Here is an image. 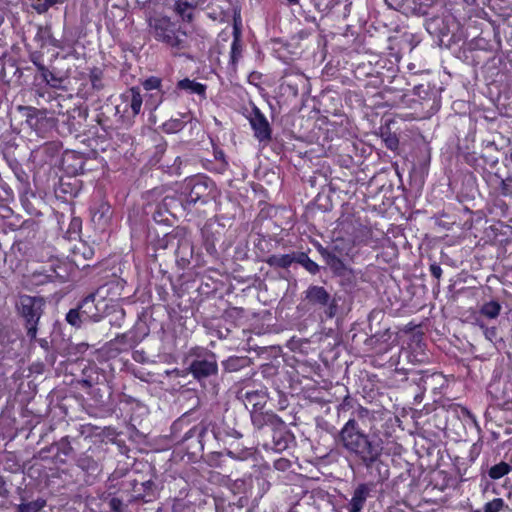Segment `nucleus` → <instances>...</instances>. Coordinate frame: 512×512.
I'll list each match as a JSON object with an SVG mask.
<instances>
[{"mask_svg": "<svg viewBox=\"0 0 512 512\" xmlns=\"http://www.w3.org/2000/svg\"><path fill=\"white\" fill-rule=\"evenodd\" d=\"M38 12H45L46 10H44V3H40L38 4L36 7Z\"/></svg>", "mask_w": 512, "mask_h": 512, "instance_id": "46", "label": "nucleus"}, {"mask_svg": "<svg viewBox=\"0 0 512 512\" xmlns=\"http://www.w3.org/2000/svg\"><path fill=\"white\" fill-rule=\"evenodd\" d=\"M242 46L240 41V33L237 28L234 29V39L231 44L230 62L235 66L238 60L241 58Z\"/></svg>", "mask_w": 512, "mask_h": 512, "instance_id": "20", "label": "nucleus"}, {"mask_svg": "<svg viewBox=\"0 0 512 512\" xmlns=\"http://www.w3.org/2000/svg\"><path fill=\"white\" fill-rule=\"evenodd\" d=\"M80 384H81L83 387H86V388H90V387H92V386H93V382H92V380H90V379H82V380L80 381Z\"/></svg>", "mask_w": 512, "mask_h": 512, "instance_id": "44", "label": "nucleus"}, {"mask_svg": "<svg viewBox=\"0 0 512 512\" xmlns=\"http://www.w3.org/2000/svg\"><path fill=\"white\" fill-rule=\"evenodd\" d=\"M149 33L160 42L166 45L183 49L185 41L176 31L175 24L168 17H154L149 19Z\"/></svg>", "mask_w": 512, "mask_h": 512, "instance_id": "3", "label": "nucleus"}, {"mask_svg": "<svg viewBox=\"0 0 512 512\" xmlns=\"http://www.w3.org/2000/svg\"><path fill=\"white\" fill-rule=\"evenodd\" d=\"M372 491V485L371 484H359L352 495V498L348 504V511L349 512H360L362 508L364 507V504L367 500V498L370 496V493Z\"/></svg>", "mask_w": 512, "mask_h": 512, "instance_id": "11", "label": "nucleus"}, {"mask_svg": "<svg viewBox=\"0 0 512 512\" xmlns=\"http://www.w3.org/2000/svg\"><path fill=\"white\" fill-rule=\"evenodd\" d=\"M501 386L500 381L493 382L488 387V393L497 401L499 400H509V395L506 392H502V394H499V389Z\"/></svg>", "mask_w": 512, "mask_h": 512, "instance_id": "30", "label": "nucleus"}, {"mask_svg": "<svg viewBox=\"0 0 512 512\" xmlns=\"http://www.w3.org/2000/svg\"><path fill=\"white\" fill-rule=\"evenodd\" d=\"M251 418L254 426L259 429L264 426H271L274 429H280L284 426L282 419L271 411H254Z\"/></svg>", "mask_w": 512, "mask_h": 512, "instance_id": "10", "label": "nucleus"}, {"mask_svg": "<svg viewBox=\"0 0 512 512\" xmlns=\"http://www.w3.org/2000/svg\"><path fill=\"white\" fill-rule=\"evenodd\" d=\"M288 2H289L290 4H296V3H298V0H288Z\"/></svg>", "mask_w": 512, "mask_h": 512, "instance_id": "50", "label": "nucleus"}, {"mask_svg": "<svg viewBox=\"0 0 512 512\" xmlns=\"http://www.w3.org/2000/svg\"><path fill=\"white\" fill-rule=\"evenodd\" d=\"M295 257L293 254H284V255H271L269 256L265 262L274 268H288L295 261Z\"/></svg>", "mask_w": 512, "mask_h": 512, "instance_id": "16", "label": "nucleus"}, {"mask_svg": "<svg viewBox=\"0 0 512 512\" xmlns=\"http://www.w3.org/2000/svg\"><path fill=\"white\" fill-rule=\"evenodd\" d=\"M44 301L42 298L29 295H21L17 302V308L26 321L27 336L35 339L37 335L38 321L43 313Z\"/></svg>", "mask_w": 512, "mask_h": 512, "instance_id": "2", "label": "nucleus"}, {"mask_svg": "<svg viewBox=\"0 0 512 512\" xmlns=\"http://www.w3.org/2000/svg\"><path fill=\"white\" fill-rule=\"evenodd\" d=\"M20 109H25L28 111V114H27L28 119L36 116V114L38 113V110L33 107H20Z\"/></svg>", "mask_w": 512, "mask_h": 512, "instance_id": "41", "label": "nucleus"}, {"mask_svg": "<svg viewBox=\"0 0 512 512\" xmlns=\"http://www.w3.org/2000/svg\"><path fill=\"white\" fill-rule=\"evenodd\" d=\"M163 128L166 132L175 133L183 128V121L179 119H171L164 123Z\"/></svg>", "mask_w": 512, "mask_h": 512, "instance_id": "34", "label": "nucleus"}, {"mask_svg": "<svg viewBox=\"0 0 512 512\" xmlns=\"http://www.w3.org/2000/svg\"><path fill=\"white\" fill-rule=\"evenodd\" d=\"M95 296L93 294L87 296L80 306L76 309H71L67 315L66 320L69 324L79 327L83 322V318H89L90 312L93 307Z\"/></svg>", "mask_w": 512, "mask_h": 512, "instance_id": "9", "label": "nucleus"}, {"mask_svg": "<svg viewBox=\"0 0 512 512\" xmlns=\"http://www.w3.org/2000/svg\"><path fill=\"white\" fill-rule=\"evenodd\" d=\"M6 493V489L4 486V482L0 479V496H3Z\"/></svg>", "mask_w": 512, "mask_h": 512, "instance_id": "45", "label": "nucleus"}, {"mask_svg": "<svg viewBox=\"0 0 512 512\" xmlns=\"http://www.w3.org/2000/svg\"><path fill=\"white\" fill-rule=\"evenodd\" d=\"M45 504L46 501L39 498L35 501L19 504L17 506V510L18 512H38L45 506Z\"/></svg>", "mask_w": 512, "mask_h": 512, "instance_id": "23", "label": "nucleus"}, {"mask_svg": "<svg viewBox=\"0 0 512 512\" xmlns=\"http://www.w3.org/2000/svg\"><path fill=\"white\" fill-rule=\"evenodd\" d=\"M78 254L82 255L83 258L87 260L92 258L94 251L91 247L81 243L79 246H76L74 250V255L77 256Z\"/></svg>", "mask_w": 512, "mask_h": 512, "instance_id": "35", "label": "nucleus"}, {"mask_svg": "<svg viewBox=\"0 0 512 512\" xmlns=\"http://www.w3.org/2000/svg\"><path fill=\"white\" fill-rule=\"evenodd\" d=\"M102 78L103 73L100 69L94 68L90 71L89 79L94 89L101 90L103 88Z\"/></svg>", "mask_w": 512, "mask_h": 512, "instance_id": "29", "label": "nucleus"}, {"mask_svg": "<svg viewBox=\"0 0 512 512\" xmlns=\"http://www.w3.org/2000/svg\"><path fill=\"white\" fill-rule=\"evenodd\" d=\"M142 486L148 489L153 486V483L151 481H146V482L142 483Z\"/></svg>", "mask_w": 512, "mask_h": 512, "instance_id": "47", "label": "nucleus"}, {"mask_svg": "<svg viewBox=\"0 0 512 512\" xmlns=\"http://www.w3.org/2000/svg\"><path fill=\"white\" fill-rule=\"evenodd\" d=\"M304 294V300L308 304L318 308H325V314L328 318H333L336 315L338 304L324 287L311 285Z\"/></svg>", "mask_w": 512, "mask_h": 512, "instance_id": "4", "label": "nucleus"}, {"mask_svg": "<svg viewBox=\"0 0 512 512\" xmlns=\"http://www.w3.org/2000/svg\"><path fill=\"white\" fill-rule=\"evenodd\" d=\"M222 364L226 371L233 372L242 368L246 364V359L240 357H230Z\"/></svg>", "mask_w": 512, "mask_h": 512, "instance_id": "26", "label": "nucleus"}, {"mask_svg": "<svg viewBox=\"0 0 512 512\" xmlns=\"http://www.w3.org/2000/svg\"><path fill=\"white\" fill-rule=\"evenodd\" d=\"M355 420L365 422L366 420L372 421L375 419V411H371L361 405H358L357 408L353 411V417Z\"/></svg>", "mask_w": 512, "mask_h": 512, "instance_id": "24", "label": "nucleus"}, {"mask_svg": "<svg viewBox=\"0 0 512 512\" xmlns=\"http://www.w3.org/2000/svg\"><path fill=\"white\" fill-rule=\"evenodd\" d=\"M318 252L325 260L326 264L330 267V269L337 275H343L346 270V266L344 262L340 259L341 256L337 255L335 252H331L328 248H324L322 246L318 247Z\"/></svg>", "mask_w": 512, "mask_h": 512, "instance_id": "13", "label": "nucleus"}, {"mask_svg": "<svg viewBox=\"0 0 512 512\" xmlns=\"http://www.w3.org/2000/svg\"><path fill=\"white\" fill-rule=\"evenodd\" d=\"M249 122L254 130V136L260 142H268L271 140V128L269 122L257 107L253 108Z\"/></svg>", "mask_w": 512, "mask_h": 512, "instance_id": "8", "label": "nucleus"}, {"mask_svg": "<svg viewBox=\"0 0 512 512\" xmlns=\"http://www.w3.org/2000/svg\"><path fill=\"white\" fill-rule=\"evenodd\" d=\"M460 411H461V414L463 416H467L468 418H470L473 422H475V417L469 412L468 409H466L465 407H461L460 408Z\"/></svg>", "mask_w": 512, "mask_h": 512, "instance_id": "42", "label": "nucleus"}, {"mask_svg": "<svg viewBox=\"0 0 512 512\" xmlns=\"http://www.w3.org/2000/svg\"><path fill=\"white\" fill-rule=\"evenodd\" d=\"M430 272H431V275L433 277H435L436 279H440L441 278V275H442V269L441 267L436 264V263H433L430 265Z\"/></svg>", "mask_w": 512, "mask_h": 512, "instance_id": "39", "label": "nucleus"}, {"mask_svg": "<svg viewBox=\"0 0 512 512\" xmlns=\"http://www.w3.org/2000/svg\"><path fill=\"white\" fill-rule=\"evenodd\" d=\"M174 11L182 18L183 21L190 23L194 18V6L187 1L177 0L174 3Z\"/></svg>", "mask_w": 512, "mask_h": 512, "instance_id": "15", "label": "nucleus"}, {"mask_svg": "<svg viewBox=\"0 0 512 512\" xmlns=\"http://www.w3.org/2000/svg\"><path fill=\"white\" fill-rule=\"evenodd\" d=\"M300 264H302L307 271L312 274H316L319 272V266L316 262L311 260L306 254L301 253L300 257L297 260Z\"/></svg>", "mask_w": 512, "mask_h": 512, "instance_id": "28", "label": "nucleus"}, {"mask_svg": "<svg viewBox=\"0 0 512 512\" xmlns=\"http://www.w3.org/2000/svg\"><path fill=\"white\" fill-rule=\"evenodd\" d=\"M337 443L366 466L375 463L383 452V441L376 432H363L355 418H350L341 428Z\"/></svg>", "mask_w": 512, "mask_h": 512, "instance_id": "1", "label": "nucleus"}, {"mask_svg": "<svg viewBox=\"0 0 512 512\" xmlns=\"http://www.w3.org/2000/svg\"><path fill=\"white\" fill-rule=\"evenodd\" d=\"M512 471V466L506 462H500L498 464L493 465L489 471L488 475L493 480H498L503 476L509 474Z\"/></svg>", "mask_w": 512, "mask_h": 512, "instance_id": "21", "label": "nucleus"}, {"mask_svg": "<svg viewBox=\"0 0 512 512\" xmlns=\"http://www.w3.org/2000/svg\"><path fill=\"white\" fill-rule=\"evenodd\" d=\"M502 306L498 301H489L484 303L480 308V314L489 318L495 319L499 316Z\"/></svg>", "mask_w": 512, "mask_h": 512, "instance_id": "19", "label": "nucleus"}, {"mask_svg": "<svg viewBox=\"0 0 512 512\" xmlns=\"http://www.w3.org/2000/svg\"><path fill=\"white\" fill-rule=\"evenodd\" d=\"M384 141H385L386 146L389 149H391V150H395L398 147V144H399V141H398L397 137L394 136V135L387 136L384 139Z\"/></svg>", "mask_w": 512, "mask_h": 512, "instance_id": "38", "label": "nucleus"}, {"mask_svg": "<svg viewBox=\"0 0 512 512\" xmlns=\"http://www.w3.org/2000/svg\"><path fill=\"white\" fill-rule=\"evenodd\" d=\"M189 371L194 378L201 380L216 375L218 372V365L216 357L213 353H209L204 358H198L191 362Z\"/></svg>", "mask_w": 512, "mask_h": 512, "instance_id": "6", "label": "nucleus"}, {"mask_svg": "<svg viewBox=\"0 0 512 512\" xmlns=\"http://www.w3.org/2000/svg\"><path fill=\"white\" fill-rule=\"evenodd\" d=\"M505 507L504 500L495 498L484 506V512H500Z\"/></svg>", "mask_w": 512, "mask_h": 512, "instance_id": "33", "label": "nucleus"}, {"mask_svg": "<svg viewBox=\"0 0 512 512\" xmlns=\"http://www.w3.org/2000/svg\"><path fill=\"white\" fill-rule=\"evenodd\" d=\"M109 507L114 512H123L125 510V505L123 504L122 500L116 497L110 499Z\"/></svg>", "mask_w": 512, "mask_h": 512, "instance_id": "37", "label": "nucleus"}, {"mask_svg": "<svg viewBox=\"0 0 512 512\" xmlns=\"http://www.w3.org/2000/svg\"><path fill=\"white\" fill-rule=\"evenodd\" d=\"M177 87L181 90L189 91L190 93L204 95L206 86L196 82L194 80H190L188 78L182 79L177 83Z\"/></svg>", "mask_w": 512, "mask_h": 512, "instance_id": "17", "label": "nucleus"}, {"mask_svg": "<svg viewBox=\"0 0 512 512\" xmlns=\"http://www.w3.org/2000/svg\"><path fill=\"white\" fill-rule=\"evenodd\" d=\"M331 252H335L339 256L349 255V251L351 250L350 244L344 239H336L333 241Z\"/></svg>", "mask_w": 512, "mask_h": 512, "instance_id": "27", "label": "nucleus"}, {"mask_svg": "<svg viewBox=\"0 0 512 512\" xmlns=\"http://www.w3.org/2000/svg\"><path fill=\"white\" fill-rule=\"evenodd\" d=\"M176 253L181 257V259L187 260L188 257L192 255V246L190 242L187 240L180 241Z\"/></svg>", "mask_w": 512, "mask_h": 512, "instance_id": "31", "label": "nucleus"}, {"mask_svg": "<svg viewBox=\"0 0 512 512\" xmlns=\"http://www.w3.org/2000/svg\"><path fill=\"white\" fill-rule=\"evenodd\" d=\"M122 99L126 105L124 112H128L127 108H130L132 116H136L140 113L143 99L137 87L130 88L122 95Z\"/></svg>", "mask_w": 512, "mask_h": 512, "instance_id": "12", "label": "nucleus"}, {"mask_svg": "<svg viewBox=\"0 0 512 512\" xmlns=\"http://www.w3.org/2000/svg\"><path fill=\"white\" fill-rule=\"evenodd\" d=\"M34 64L36 65L37 69L42 73V75L45 78V80L48 82L47 74H50V75H52V74L41 63H38V62L34 61Z\"/></svg>", "mask_w": 512, "mask_h": 512, "instance_id": "40", "label": "nucleus"}, {"mask_svg": "<svg viewBox=\"0 0 512 512\" xmlns=\"http://www.w3.org/2000/svg\"><path fill=\"white\" fill-rule=\"evenodd\" d=\"M67 279L66 268L62 264H51L48 270L34 271L30 275V281L34 285H43L48 282H65Z\"/></svg>", "mask_w": 512, "mask_h": 512, "instance_id": "7", "label": "nucleus"}, {"mask_svg": "<svg viewBox=\"0 0 512 512\" xmlns=\"http://www.w3.org/2000/svg\"><path fill=\"white\" fill-rule=\"evenodd\" d=\"M318 252L325 260L326 264L330 267V269L337 275H343L346 270V266L344 262L340 259L341 256L337 255L335 252H331L328 248H324L322 246L318 247Z\"/></svg>", "mask_w": 512, "mask_h": 512, "instance_id": "14", "label": "nucleus"}, {"mask_svg": "<svg viewBox=\"0 0 512 512\" xmlns=\"http://www.w3.org/2000/svg\"><path fill=\"white\" fill-rule=\"evenodd\" d=\"M245 398L249 403H252L254 407H257L258 405H261L264 402L265 395L264 393L259 391H251L246 392Z\"/></svg>", "mask_w": 512, "mask_h": 512, "instance_id": "32", "label": "nucleus"}, {"mask_svg": "<svg viewBox=\"0 0 512 512\" xmlns=\"http://www.w3.org/2000/svg\"><path fill=\"white\" fill-rule=\"evenodd\" d=\"M77 465L86 472H95L98 469L97 461L88 455L81 456L77 461Z\"/></svg>", "mask_w": 512, "mask_h": 512, "instance_id": "25", "label": "nucleus"}, {"mask_svg": "<svg viewBox=\"0 0 512 512\" xmlns=\"http://www.w3.org/2000/svg\"><path fill=\"white\" fill-rule=\"evenodd\" d=\"M161 79L158 77H149L146 80L143 81L142 85L145 90L151 91L156 90V94H151V97L156 96L158 98L157 102L155 103V107L162 101V95L163 92L161 91Z\"/></svg>", "mask_w": 512, "mask_h": 512, "instance_id": "18", "label": "nucleus"}, {"mask_svg": "<svg viewBox=\"0 0 512 512\" xmlns=\"http://www.w3.org/2000/svg\"><path fill=\"white\" fill-rule=\"evenodd\" d=\"M434 0H421V3L422 4H425V5H431L433 3Z\"/></svg>", "mask_w": 512, "mask_h": 512, "instance_id": "49", "label": "nucleus"}, {"mask_svg": "<svg viewBox=\"0 0 512 512\" xmlns=\"http://www.w3.org/2000/svg\"><path fill=\"white\" fill-rule=\"evenodd\" d=\"M349 403H350V399H349V397H346V398L344 399V401H343L342 405H341V406H342V408H345L347 405H349Z\"/></svg>", "mask_w": 512, "mask_h": 512, "instance_id": "48", "label": "nucleus"}, {"mask_svg": "<svg viewBox=\"0 0 512 512\" xmlns=\"http://www.w3.org/2000/svg\"><path fill=\"white\" fill-rule=\"evenodd\" d=\"M59 0H44V10H48L50 7L58 3Z\"/></svg>", "mask_w": 512, "mask_h": 512, "instance_id": "43", "label": "nucleus"}, {"mask_svg": "<svg viewBox=\"0 0 512 512\" xmlns=\"http://www.w3.org/2000/svg\"><path fill=\"white\" fill-rule=\"evenodd\" d=\"M110 215V207L107 204H102L99 209L93 214L92 220L100 226L106 225Z\"/></svg>", "mask_w": 512, "mask_h": 512, "instance_id": "22", "label": "nucleus"}, {"mask_svg": "<svg viewBox=\"0 0 512 512\" xmlns=\"http://www.w3.org/2000/svg\"><path fill=\"white\" fill-rule=\"evenodd\" d=\"M212 189L213 183L208 178H191L185 183L186 202L188 204L205 203L210 198Z\"/></svg>", "mask_w": 512, "mask_h": 512, "instance_id": "5", "label": "nucleus"}, {"mask_svg": "<svg viewBox=\"0 0 512 512\" xmlns=\"http://www.w3.org/2000/svg\"><path fill=\"white\" fill-rule=\"evenodd\" d=\"M480 328L483 329L485 338L489 341H493L497 337V329L496 327H486L484 324H479Z\"/></svg>", "mask_w": 512, "mask_h": 512, "instance_id": "36", "label": "nucleus"}]
</instances>
